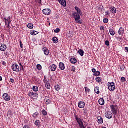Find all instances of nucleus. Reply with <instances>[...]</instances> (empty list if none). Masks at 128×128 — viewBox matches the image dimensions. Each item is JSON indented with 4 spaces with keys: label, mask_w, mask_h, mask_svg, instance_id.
<instances>
[{
    "label": "nucleus",
    "mask_w": 128,
    "mask_h": 128,
    "mask_svg": "<svg viewBox=\"0 0 128 128\" xmlns=\"http://www.w3.org/2000/svg\"><path fill=\"white\" fill-rule=\"evenodd\" d=\"M40 4H42V0H40Z\"/></svg>",
    "instance_id": "0e129e2a"
},
{
    "label": "nucleus",
    "mask_w": 128,
    "mask_h": 128,
    "mask_svg": "<svg viewBox=\"0 0 128 128\" xmlns=\"http://www.w3.org/2000/svg\"><path fill=\"white\" fill-rule=\"evenodd\" d=\"M60 32V29L58 28L56 30H54V32H55V34H58V32Z\"/></svg>",
    "instance_id": "58836bf2"
},
{
    "label": "nucleus",
    "mask_w": 128,
    "mask_h": 128,
    "mask_svg": "<svg viewBox=\"0 0 128 128\" xmlns=\"http://www.w3.org/2000/svg\"><path fill=\"white\" fill-rule=\"evenodd\" d=\"M78 106L80 108H84V106H86V103L84 102L80 101L78 104Z\"/></svg>",
    "instance_id": "f8f14e48"
},
{
    "label": "nucleus",
    "mask_w": 128,
    "mask_h": 128,
    "mask_svg": "<svg viewBox=\"0 0 128 128\" xmlns=\"http://www.w3.org/2000/svg\"><path fill=\"white\" fill-rule=\"evenodd\" d=\"M96 80L98 82V84H100V82H102V78L100 77H97L96 78Z\"/></svg>",
    "instance_id": "cd10ccee"
},
{
    "label": "nucleus",
    "mask_w": 128,
    "mask_h": 128,
    "mask_svg": "<svg viewBox=\"0 0 128 128\" xmlns=\"http://www.w3.org/2000/svg\"><path fill=\"white\" fill-rule=\"evenodd\" d=\"M71 64H75L76 62H77L76 59L75 58H72L70 60Z\"/></svg>",
    "instance_id": "a878e982"
},
{
    "label": "nucleus",
    "mask_w": 128,
    "mask_h": 128,
    "mask_svg": "<svg viewBox=\"0 0 128 128\" xmlns=\"http://www.w3.org/2000/svg\"><path fill=\"white\" fill-rule=\"evenodd\" d=\"M72 72H76V67L74 66H73L72 68Z\"/></svg>",
    "instance_id": "3c124183"
},
{
    "label": "nucleus",
    "mask_w": 128,
    "mask_h": 128,
    "mask_svg": "<svg viewBox=\"0 0 128 128\" xmlns=\"http://www.w3.org/2000/svg\"><path fill=\"white\" fill-rule=\"evenodd\" d=\"M28 28L30 30H32V28H34V24H28Z\"/></svg>",
    "instance_id": "2f4dec72"
},
{
    "label": "nucleus",
    "mask_w": 128,
    "mask_h": 128,
    "mask_svg": "<svg viewBox=\"0 0 128 128\" xmlns=\"http://www.w3.org/2000/svg\"><path fill=\"white\" fill-rule=\"evenodd\" d=\"M2 76H0V82H2Z\"/></svg>",
    "instance_id": "bf43d9fd"
},
{
    "label": "nucleus",
    "mask_w": 128,
    "mask_h": 128,
    "mask_svg": "<svg viewBox=\"0 0 128 128\" xmlns=\"http://www.w3.org/2000/svg\"><path fill=\"white\" fill-rule=\"evenodd\" d=\"M114 118H116V114H114Z\"/></svg>",
    "instance_id": "e2e57ef3"
},
{
    "label": "nucleus",
    "mask_w": 128,
    "mask_h": 128,
    "mask_svg": "<svg viewBox=\"0 0 128 128\" xmlns=\"http://www.w3.org/2000/svg\"><path fill=\"white\" fill-rule=\"evenodd\" d=\"M32 116L34 118H38L40 116V113L36 112L32 114Z\"/></svg>",
    "instance_id": "b1692460"
},
{
    "label": "nucleus",
    "mask_w": 128,
    "mask_h": 128,
    "mask_svg": "<svg viewBox=\"0 0 128 128\" xmlns=\"http://www.w3.org/2000/svg\"><path fill=\"white\" fill-rule=\"evenodd\" d=\"M50 9H44L42 10V12L46 16H50Z\"/></svg>",
    "instance_id": "9d476101"
},
{
    "label": "nucleus",
    "mask_w": 128,
    "mask_h": 128,
    "mask_svg": "<svg viewBox=\"0 0 128 128\" xmlns=\"http://www.w3.org/2000/svg\"><path fill=\"white\" fill-rule=\"evenodd\" d=\"M78 52L81 56H84V52L82 49L79 50Z\"/></svg>",
    "instance_id": "5701e85b"
},
{
    "label": "nucleus",
    "mask_w": 128,
    "mask_h": 128,
    "mask_svg": "<svg viewBox=\"0 0 128 128\" xmlns=\"http://www.w3.org/2000/svg\"><path fill=\"white\" fill-rule=\"evenodd\" d=\"M10 82L12 84H14V80L12 78H10Z\"/></svg>",
    "instance_id": "603ef678"
},
{
    "label": "nucleus",
    "mask_w": 128,
    "mask_h": 128,
    "mask_svg": "<svg viewBox=\"0 0 128 128\" xmlns=\"http://www.w3.org/2000/svg\"><path fill=\"white\" fill-rule=\"evenodd\" d=\"M34 124L37 126V128H40L42 126V123L40 122V121L37 120L35 122Z\"/></svg>",
    "instance_id": "aec40b11"
},
{
    "label": "nucleus",
    "mask_w": 128,
    "mask_h": 128,
    "mask_svg": "<svg viewBox=\"0 0 128 128\" xmlns=\"http://www.w3.org/2000/svg\"><path fill=\"white\" fill-rule=\"evenodd\" d=\"M2 64L3 66H6V62H2Z\"/></svg>",
    "instance_id": "4d7b16f0"
},
{
    "label": "nucleus",
    "mask_w": 128,
    "mask_h": 128,
    "mask_svg": "<svg viewBox=\"0 0 128 128\" xmlns=\"http://www.w3.org/2000/svg\"><path fill=\"white\" fill-rule=\"evenodd\" d=\"M46 102H47L48 104H50V102H52V100H50V99L46 101Z\"/></svg>",
    "instance_id": "09e8293b"
},
{
    "label": "nucleus",
    "mask_w": 128,
    "mask_h": 128,
    "mask_svg": "<svg viewBox=\"0 0 128 128\" xmlns=\"http://www.w3.org/2000/svg\"><path fill=\"white\" fill-rule=\"evenodd\" d=\"M43 82H44V84H49L48 80H44Z\"/></svg>",
    "instance_id": "c03bdc74"
},
{
    "label": "nucleus",
    "mask_w": 128,
    "mask_h": 128,
    "mask_svg": "<svg viewBox=\"0 0 128 128\" xmlns=\"http://www.w3.org/2000/svg\"><path fill=\"white\" fill-rule=\"evenodd\" d=\"M55 90L57 92H58L60 90V85H56L55 86Z\"/></svg>",
    "instance_id": "f704fd0d"
},
{
    "label": "nucleus",
    "mask_w": 128,
    "mask_h": 128,
    "mask_svg": "<svg viewBox=\"0 0 128 128\" xmlns=\"http://www.w3.org/2000/svg\"><path fill=\"white\" fill-rule=\"evenodd\" d=\"M119 36H122L124 34V28L122 27L120 28V30L118 32Z\"/></svg>",
    "instance_id": "4468645a"
},
{
    "label": "nucleus",
    "mask_w": 128,
    "mask_h": 128,
    "mask_svg": "<svg viewBox=\"0 0 128 128\" xmlns=\"http://www.w3.org/2000/svg\"><path fill=\"white\" fill-rule=\"evenodd\" d=\"M6 48V46L4 44H0V50H1V52H5Z\"/></svg>",
    "instance_id": "9b49d317"
},
{
    "label": "nucleus",
    "mask_w": 128,
    "mask_h": 128,
    "mask_svg": "<svg viewBox=\"0 0 128 128\" xmlns=\"http://www.w3.org/2000/svg\"><path fill=\"white\" fill-rule=\"evenodd\" d=\"M58 68V66H56L54 64H52L50 66V70L51 72H56V68Z\"/></svg>",
    "instance_id": "2eb2a0df"
},
{
    "label": "nucleus",
    "mask_w": 128,
    "mask_h": 128,
    "mask_svg": "<svg viewBox=\"0 0 128 128\" xmlns=\"http://www.w3.org/2000/svg\"><path fill=\"white\" fill-rule=\"evenodd\" d=\"M83 112H84V113L85 114H87L88 112V110L87 109H84L83 110Z\"/></svg>",
    "instance_id": "a18cd8bd"
},
{
    "label": "nucleus",
    "mask_w": 128,
    "mask_h": 128,
    "mask_svg": "<svg viewBox=\"0 0 128 128\" xmlns=\"http://www.w3.org/2000/svg\"><path fill=\"white\" fill-rule=\"evenodd\" d=\"M38 34V32L35 30H32L30 33V34L32 36H34V35L36 36V34Z\"/></svg>",
    "instance_id": "c85d7f7f"
},
{
    "label": "nucleus",
    "mask_w": 128,
    "mask_h": 128,
    "mask_svg": "<svg viewBox=\"0 0 128 128\" xmlns=\"http://www.w3.org/2000/svg\"><path fill=\"white\" fill-rule=\"evenodd\" d=\"M42 114H43V116H48V112L46 110H42Z\"/></svg>",
    "instance_id": "4c0bfd02"
},
{
    "label": "nucleus",
    "mask_w": 128,
    "mask_h": 128,
    "mask_svg": "<svg viewBox=\"0 0 128 128\" xmlns=\"http://www.w3.org/2000/svg\"><path fill=\"white\" fill-rule=\"evenodd\" d=\"M45 86L47 90H50V83L45 84Z\"/></svg>",
    "instance_id": "72a5a7b5"
},
{
    "label": "nucleus",
    "mask_w": 128,
    "mask_h": 128,
    "mask_svg": "<svg viewBox=\"0 0 128 128\" xmlns=\"http://www.w3.org/2000/svg\"><path fill=\"white\" fill-rule=\"evenodd\" d=\"M110 12H112V14H116V8L114 6H112L110 8Z\"/></svg>",
    "instance_id": "a211bd4d"
},
{
    "label": "nucleus",
    "mask_w": 128,
    "mask_h": 128,
    "mask_svg": "<svg viewBox=\"0 0 128 128\" xmlns=\"http://www.w3.org/2000/svg\"><path fill=\"white\" fill-rule=\"evenodd\" d=\"M96 70L95 68L92 69V72H94V74H96Z\"/></svg>",
    "instance_id": "5fc2aeb1"
},
{
    "label": "nucleus",
    "mask_w": 128,
    "mask_h": 128,
    "mask_svg": "<svg viewBox=\"0 0 128 128\" xmlns=\"http://www.w3.org/2000/svg\"><path fill=\"white\" fill-rule=\"evenodd\" d=\"M106 14V16H110V12L107 11L105 12Z\"/></svg>",
    "instance_id": "864d4df0"
},
{
    "label": "nucleus",
    "mask_w": 128,
    "mask_h": 128,
    "mask_svg": "<svg viewBox=\"0 0 128 128\" xmlns=\"http://www.w3.org/2000/svg\"><path fill=\"white\" fill-rule=\"evenodd\" d=\"M28 96L30 98H38V93H34V92H29Z\"/></svg>",
    "instance_id": "0eeeda50"
},
{
    "label": "nucleus",
    "mask_w": 128,
    "mask_h": 128,
    "mask_svg": "<svg viewBox=\"0 0 128 128\" xmlns=\"http://www.w3.org/2000/svg\"><path fill=\"white\" fill-rule=\"evenodd\" d=\"M120 40H121V38H120Z\"/></svg>",
    "instance_id": "774afa93"
},
{
    "label": "nucleus",
    "mask_w": 128,
    "mask_h": 128,
    "mask_svg": "<svg viewBox=\"0 0 128 128\" xmlns=\"http://www.w3.org/2000/svg\"><path fill=\"white\" fill-rule=\"evenodd\" d=\"M58 2L64 8L66 6V0H58Z\"/></svg>",
    "instance_id": "ddd939ff"
},
{
    "label": "nucleus",
    "mask_w": 128,
    "mask_h": 128,
    "mask_svg": "<svg viewBox=\"0 0 128 128\" xmlns=\"http://www.w3.org/2000/svg\"><path fill=\"white\" fill-rule=\"evenodd\" d=\"M49 26H50V23L49 24Z\"/></svg>",
    "instance_id": "338daca9"
},
{
    "label": "nucleus",
    "mask_w": 128,
    "mask_h": 128,
    "mask_svg": "<svg viewBox=\"0 0 128 128\" xmlns=\"http://www.w3.org/2000/svg\"><path fill=\"white\" fill-rule=\"evenodd\" d=\"M124 66H122L120 68V70H122V72L124 70Z\"/></svg>",
    "instance_id": "de8ad7c7"
},
{
    "label": "nucleus",
    "mask_w": 128,
    "mask_h": 128,
    "mask_svg": "<svg viewBox=\"0 0 128 128\" xmlns=\"http://www.w3.org/2000/svg\"><path fill=\"white\" fill-rule=\"evenodd\" d=\"M52 40L54 44H58V39L56 36L53 38Z\"/></svg>",
    "instance_id": "393cba45"
},
{
    "label": "nucleus",
    "mask_w": 128,
    "mask_h": 128,
    "mask_svg": "<svg viewBox=\"0 0 128 128\" xmlns=\"http://www.w3.org/2000/svg\"><path fill=\"white\" fill-rule=\"evenodd\" d=\"M109 32H110V34H111L112 36H114V34H116V32H114V30L112 28L110 29Z\"/></svg>",
    "instance_id": "4be33fe9"
},
{
    "label": "nucleus",
    "mask_w": 128,
    "mask_h": 128,
    "mask_svg": "<svg viewBox=\"0 0 128 128\" xmlns=\"http://www.w3.org/2000/svg\"><path fill=\"white\" fill-rule=\"evenodd\" d=\"M2 98L4 100H6V102H10V95H8V94H4Z\"/></svg>",
    "instance_id": "423d86ee"
},
{
    "label": "nucleus",
    "mask_w": 128,
    "mask_h": 128,
    "mask_svg": "<svg viewBox=\"0 0 128 128\" xmlns=\"http://www.w3.org/2000/svg\"><path fill=\"white\" fill-rule=\"evenodd\" d=\"M75 118H76V120L77 121V122H78V124L82 122V119L80 118H79L78 117V116H75Z\"/></svg>",
    "instance_id": "7c9ffc66"
},
{
    "label": "nucleus",
    "mask_w": 128,
    "mask_h": 128,
    "mask_svg": "<svg viewBox=\"0 0 128 128\" xmlns=\"http://www.w3.org/2000/svg\"><path fill=\"white\" fill-rule=\"evenodd\" d=\"M77 11L76 14H80V16H82V10L80 8H78V6H76L74 8Z\"/></svg>",
    "instance_id": "6ab92c4d"
},
{
    "label": "nucleus",
    "mask_w": 128,
    "mask_h": 128,
    "mask_svg": "<svg viewBox=\"0 0 128 128\" xmlns=\"http://www.w3.org/2000/svg\"><path fill=\"white\" fill-rule=\"evenodd\" d=\"M104 24H108V19L106 18H104V20H103Z\"/></svg>",
    "instance_id": "a19ab883"
},
{
    "label": "nucleus",
    "mask_w": 128,
    "mask_h": 128,
    "mask_svg": "<svg viewBox=\"0 0 128 128\" xmlns=\"http://www.w3.org/2000/svg\"><path fill=\"white\" fill-rule=\"evenodd\" d=\"M105 44L106 46H110V41L108 40H106L105 42Z\"/></svg>",
    "instance_id": "79ce46f5"
},
{
    "label": "nucleus",
    "mask_w": 128,
    "mask_h": 128,
    "mask_svg": "<svg viewBox=\"0 0 128 128\" xmlns=\"http://www.w3.org/2000/svg\"><path fill=\"white\" fill-rule=\"evenodd\" d=\"M80 128H86V127H84V126H82V127H80Z\"/></svg>",
    "instance_id": "680f3d73"
},
{
    "label": "nucleus",
    "mask_w": 128,
    "mask_h": 128,
    "mask_svg": "<svg viewBox=\"0 0 128 128\" xmlns=\"http://www.w3.org/2000/svg\"><path fill=\"white\" fill-rule=\"evenodd\" d=\"M98 87L96 86V88H95L94 89V92L97 94H100V91L98 90Z\"/></svg>",
    "instance_id": "473e14b6"
},
{
    "label": "nucleus",
    "mask_w": 128,
    "mask_h": 128,
    "mask_svg": "<svg viewBox=\"0 0 128 128\" xmlns=\"http://www.w3.org/2000/svg\"><path fill=\"white\" fill-rule=\"evenodd\" d=\"M3 22H5L6 26L8 24V28L10 30V22H12V18L10 16L9 17H5L3 20Z\"/></svg>",
    "instance_id": "f03ea898"
},
{
    "label": "nucleus",
    "mask_w": 128,
    "mask_h": 128,
    "mask_svg": "<svg viewBox=\"0 0 128 128\" xmlns=\"http://www.w3.org/2000/svg\"><path fill=\"white\" fill-rule=\"evenodd\" d=\"M125 50H126L127 52H128V47H126L125 48Z\"/></svg>",
    "instance_id": "052dcab7"
},
{
    "label": "nucleus",
    "mask_w": 128,
    "mask_h": 128,
    "mask_svg": "<svg viewBox=\"0 0 128 128\" xmlns=\"http://www.w3.org/2000/svg\"><path fill=\"white\" fill-rule=\"evenodd\" d=\"M78 124L80 128H82V126H84V122H82V121L81 122H80L78 123Z\"/></svg>",
    "instance_id": "ea45409f"
},
{
    "label": "nucleus",
    "mask_w": 128,
    "mask_h": 128,
    "mask_svg": "<svg viewBox=\"0 0 128 128\" xmlns=\"http://www.w3.org/2000/svg\"><path fill=\"white\" fill-rule=\"evenodd\" d=\"M108 88L110 92H114L116 90V84L114 82H108Z\"/></svg>",
    "instance_id": "7ed1b4c3"
},
{
    "label": "nucleus",
    "mask_w": 128,
    "mask_h": 128,
    "mask_svg": "<svg viewBox=\"0 0 128 128\" xmlns=\"http://www.w3.org/2000/svg\"><path fill=\"white\" fill-rule=\"evenodd\" d=\"M23 128H30L28 126H25Z\"/></svg>",
    "instance_id": "13d9d810"
},
{
    "label": "nucleus",
    "mask_w": 128,
    "mask_h": 128,
    "mask_svg": "<svg viewBox=\"0 0 128 128\" xmlns=\"http://www.w3.org/2000/svg\"><path fill=\"white\" fill-rule=\"evenodd\" d=\"M32 90H34V92H38V87L37 86H34L32 88Z\"/></svg>",
    "instance_id": "bb28decb"
},
{
    "label": "nucleus",
    "mask_w": 128,
    "mask_h": 128,
    "mask_svg": "<svg viewBox=\"0 0 128 128\" xmlns=\"http://www.w3.org/2000/svg\"><path fill=\"white\" fill-rule=\"evenodd\" d=\"M98 124H104V119L102 118V116H98Z\"/></svg>",
    "instance_id": "f3484780"
},
{
    "label": "nucleus",
    "mask_w": 128,
    "mask_h": 128,
    "mask_svg": "<svg viewBox=\"0 0 128 128\" xmlns=\"http://www.w3.org/2000/svg\"><path fill=\"white\" fill-rule=\"evenodd\" d=\"M42 50L44 52L45 56H48V54H50V50H48L46 47H44L42 48Z\"/></svg>",
    "instance_id": "1a4fd4ad"
},
{
    "label": "nucleus",
    "mask_w": 128,
    "mask_h": 128,
    "mask_svg": "<svg viewBox=\"0 0 128 128\" xmlns=\"http://www.w3.org/2000/svg\"><path fill=\"white\" fill-rule=\"evenodd\" d=\"M94 76H100V72H96L94 74Z\"/></svg>",
    "instance_id": "c9c22d12"
},
{
    "label": "nucleus",
    "mask_w": 128,
    "mask_h": 128,
    "mask_svg": "<svg viewBox=\"0 0 128 128\" xmlns=\"http://www.w3.org/2000/svg\"><path fill=\"white\" fill-rule=\"evenodd\" d=\"M106 117L107 118H108L109 120H110V118H112V113L110 112H107L106 114H105Z\"/></svg>",
    "instance_id": "6e6552de"
},
{
    "label": "nucleus",
    "mask_w": 128,
    "mask_h": 128,
    "mask_svg": "<svg viewBox=\"0 0 128 128\" xmlns=\"http://www.w3.org/2000/svg\"><path fill=\"white\" fill-rule=\"evenodd\" d=\"M12 70L14 72H20V66L16 64L12 65Z\"/></svg>",
    "instance_id": "39448f33"
},
{
    "label": "nucleus",
    "mask_w": 128,
    "mask_h": 128,
    "mask_svg": "<svg viewBox=\"0 0 128 128\" xmlns=\"http://www.w3.org/2000/svg\"><path fill=\"white\" fill-rule=\"evenodd\" d=\"M85 90L86 92H88V94L90 92V90L88 88H85Z\"/></svg>",
    "instance_id": "37998d69"
},
{
    "label": "nucleus",
    "mask_w": 128,
    "mask_h": 128,
    "mask_svg": "<svg viewBox=\"0 0 128 128\" xmlns=\"http://www.w3.org/2000/svg\"><path fill=\"white\" fill-rule=\"evenodd\" d=\"M100 30H105L104 26H101L100 27Z\"/></svg>",
    "instance_id": "8fccbe9b"
},
{
    "label": "nucleus",
    "mask_w": 128,
    "mask_h": 128,
    "mask_svg": "<svg viewBox=\"0 0 128 128\" xmlns=\"http://www.w3.org/2000/svg\"><path fill=\"white\" fill-rule=\"evenodd\" d=\"M37 68H38V70H42V65L38 64L37 65Z\"/></svg>",
    "instance_id": "e433bc0d"
},
{
    "label": "nucleus",
    "mask_w": 128,
    "mask_h": 128,
    "mask_svg": "<svg viewBox=\"0 0 128 128\" xmlns=\"http://www.w3.org/2000/svg\"><path fill=\"white\" fill-rule=\"evenodd\" d=\"M60 68L61 70H66V66H64V64L60 62Z\"/></svg>",
    "instance_id": "dca6fc26"
},
{
    "label": "nucleus",
    "mask_w": 128,
    "mask_h": 128,
    "mask_svg": "<svg viewBox=\"0 0 128 128\" xmlns=\"http://www.w3.org/2000/svg\"><path fill=\"white\" fill-rule=\"evenodd\" d=\"M111 111L113 114H118V106L117 105H111L110 106Z\"/></svg>",
    "instance_id": "20e7f679"
},
{
    "label": "nucleus",
    "mask_w": 128,
    "mask_h": 128,
    "mask_svg": "<svg viewBox=\"0 0 128 128\" xmlns=\"http://www.w3.org/2000/svg\"><path fill=\"white\" fill-rule=\"evenodd\" d=\"M98 102L100 106H104V98H100L98 100Z\"/></svg>",
    "instance_id": "412c9836"
},
{
    "label": "nucleus",
    "mask_w": 128,
    "mask_h": 128,
    "mask_svg": "<svg viewBox=\"0 0 128 128\" xmlns=\"http://www.w3.org/2000/svg\"><path fill=\"white\" fill-rule=\"evenodd\" d=\"M23 46H24V44H22V41H20V46L21 48H22Z\"/></svg>",
    "instance_id": "6e6d98bb"
},
{
    "label": "nucleus",
    "mask_w": 128,
    "mask_h": 128,
    "mask_svg": "<svg viewBox=\"0 0 128 128\" xmlns=\"http://www.w3.org/2000/svg\"><path fill=\"white\" fill-rule=\"evenodd\" d=\"M20 72L22 71L24 72V66L22 64H20Z\"/></svg>",
    "instance_id": "c756f323"
},
{
    "label": "nucleus",
    "mask_w": 128,
    "mask_h": 128,
    "mask_svg": "<svg viewBox=\"0 0 128 128\" xmlns=\"http://www.w3.org/2000/svg\"><path fill=\"white\" fill-rule=\"evenodd\" d=\"M121 80L122 82H126V78L124 77H122L121 78Z\"/></svg>",
    "instance_id": "49530a36"
},
{
    "label": "nucleus",
    "mask_w": 128,
    "mask_h": 128,
    "mask_svg": "<svg viewBox=\"0 0 128 128\" xmlns=\"http://www.w3.org/2000/svg\"><path fill=\"white\" fill-rule=\"evenodd\" d=\"M72 18H74L76 24H82V22L80 21V14H78V13H76V12H73Z\"/></svg>",
    "instance_id": "f257e3e1"
},
{
    "label": "nucleus",
    "mask_w": 128,
    "mask_h": 128,
    "mask_svg": "<svg viewBox=\"0 0 128 128\" xmlns=\"http://www.w3.org/2000/svg\"><path fill=\"white\" fill-rule=\"evenodd\" d=\"M44 80H46V76H44Z\"/></svg>",
    "instance_id": "69168bd1"
}]
</instances>
